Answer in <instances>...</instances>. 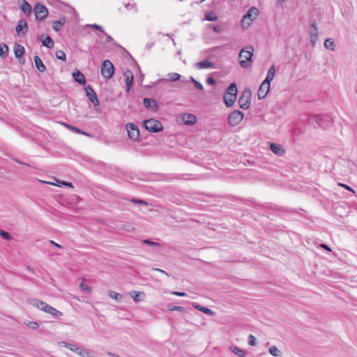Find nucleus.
Returning a JSON list of instances; mask_svg holds the SVG:
<instances>
[{"label":"nucleus","mask_w":357,"mask_h":357,"mask_svg":"<svg viewBox=\"0 0 357 357\" xmlns=\"http://www.w3.org/2000/svg\"><path fill=\"white\" fill-rule=\"evenodd\" d=\"M253 54L254 47L252 45H247L241 50L239 53V58L242 59L239 63L243 68H248L251 66Z\"/></svg>","instance_id":"f257e3e1"},{"label":"nucleus","mask_w":357,"mask_h":357,"mask_svg":"<svg viewBox=\"0 0 357 357\" xmlns=\"http://www.w3.org/2000/svg\"><path fill=\"white\" fill-rule=\"evenodd\" d=\"M315 122L321 128L326 129L332 125V118L327 114H313L309 118V122Z\"/></svg>","instance_id":"f03ea898"},{"label":"nucleus","mask_w":357,"mask_h":357,"mask_svg":"<svg viewBox=\"0 0 357 357\" xmlns=\"http://www.w3.org/2000/svg\"><path fill=\"white\" fill-rule=\"evenodd\" d=\"M142 126L146 130L151 132H159L163 130L161 122L154 119L144 120Z\"/></svg>","instance_id":"7ed1b4c3"},{"label":"nucleus","mask_w":357,"mask_h":357,"mask_svg":"<svg viewBox=\"0 0 357 357\" xmlns=\"http://www.w3.org/2000/svg\"><path fill=\"white\" fill-rule=\"evenodd\" d=\"M252 92L250 89H245L238 98V104L241 109H248L250 105Z\"/></svg>","instance_id":"20e7f679"},{"label":"nucleus","mask_w":357,"mask_h":357,"mask_svg":"<svg viewBox=\"0 0 357 357\" xmlns=\"http://www.w3.org/2000/svg\"><path fill=\"white\" fill-rule=\"evenodd\" d=\"M114 73V66L109 60H105L101 66V74L106 79H110Z\"/></svg>","instance_id":"39448f33"},{"label":"nucleus","mask_w":357,"mask_h":357,"mask_svg":"<svg viewBox=\"0 0 357 357\" xmlns=\"http://www.w3.org/2000/svg\"><path fill=\"white\" fill-rule=\"evenodd\" d=\"M244 114L239 110H234L230 113L228 117V123L232 126H236L243 120Z\"/></svg>","instance_id":"423d86ee"},{"label":"nucleus","mask_w":357,"mask_h":357,"mask_svg":"<svg viewBox=\"0 0 357 357\" xmlns=\"http://www.w3.org/2000/svg\"><path fill=\"white\" fill-rule=\"evenodd\" d=\"M126 128L128 132V136L130 139L136 141L139 139V130L137 125L132 123H128L126 125Z\"/></svg>","instance_id":"0eeeda50"},{"label":"nucleus","mask_w":357,"mask_h":357,"mask_svg":"<svg viewBox=\"0 0 357 357\" xmlns=\"http://www.w3.org/2000/svg\"><path fill=\"white\" fill-rule=\"evenodd\" d=\"M34 13L36 20H43L48 15V10L46 6L38 3L34 6Z\"/></svg>","instance_id":"6e6552de"},{"label":"nucleus","mask_w":357,"mask_h":357,"mask_svg":"<svg viewBox=\"0 0 357 357\" xmlns=\"http://www.w3.org/2000/svg\"><path fill=\"white\" fill-rule=\"evenodd\" d=\"M310 44L312 45V47H314L316 45L319 36L318 27L316 22H312L310 24Z\"/></svg>","instance_id":"1a4fd4ad"},{"label":"nucleus","mask_w":357,"mask_h":357,"mask_svg":"<svg viewBox=\"0 0 357 357\" xmlns=\"http://www.w3.org/2000/svg\"><path fill=\"white\" fill-rule=\"evenodd\" d=\"M85 91L86 96L88 97L89 100L91 102V103L94 105V107L98 106L100 105V102L93 88L90 85H88L85 88Z\"/></svg>","instance_id":"9d476101"},{"label":"nucleus","mask_w":357,"mask_h":357,"mask_svg":"<svg viewBox=\"0 0 357 357\" xmlns=\"http://www.w3.org/2000/svg\"><path fill=\"white\" fill-rule=\"evenodd\" d=\"M259 15V10L256 7H251L248 9L246 15H245L242 20V23H246L249 20L250 22L254 21Z\"/></svg>","instance_id":"9b49d317"},{"label":"nucleus","mask_w":357,"mask_h":357,"mask_svg":"<svg viewBox=\"0 0 357 357\" xmlns=\"http://www.w3.org/2000/svg\"><path fill=\"white\" fill-rule=\"evenodd\" d=\"M143 104L146 109H149L153 112L158 110L159 106L155 99L144 98L143 99Z\"/></svg>","instance_id":"f8f14e48"},{"label":"nucleus","mask_w":357,"mask_h":357,"mask_svg":"<svg viewBox=\"0 0 357 357\" xmlns=\"http://www.w3.org/2000/svg\"><path fill=\"white\" fill-rule=\"evenodd\" d=\"M15 31L19 36H24L28 32V24L24 19L19 20Z\"/></svg>","instance_id":"ddd939ff"},{"label":"nucleus","mask_w":357,"mask_h":357,"mask_svg":"<svg viewBox=\"0 0 357 357\" xmlns=\"http://www.w3.org/2000/svg\"><path fill=\"white\" fill-rule=\"evenodd\" d=\"M185 125L192 126L197 123V116L192 114L183 113L179 116Z\"/></svg>","instance_id":"4468645a"},{"label":"nucleus","mask_w":357,"mask_h":357,"mask_svg":"<svg viewBox=\"0 0 357 357\" xmlns=\"http://www.w3.org/2000/svg\"><path fill=\"white\" fill-rule=\"evenodd\" d=\"M14 54L16 58L18 59V61L20 63H24V59L22 57V56L24 54L25 50L24 47L20 45V44H15L14 48H13Z\"/></svg>","instance_id":"2eb2a0df"},{"label":"nucleus","mask_w":357,"mask_h":357,"mask_svg":"<svg viewBox=\"0 0 357 357\" xmlns=\"http://www.w3.org/2000/svg\"><path fill=\"white\" fill-rule=\"evenodd\" d=\"M271 151L278 156H283L285 154V149L283 146L276 143H270Z\"/></svg>","instance_id":"dca6fc26"},{"label":"nucleus","mask_w":357,"mask_h":357,"mask_svg":"<svg viewBox=\"0 0 357 357\" xmlns=\"http://www.w3.org/2000/svg\"><path fill=\"white\" fill-rule=\"evenodd\" d=\"M270 91V84H267L262 82L261 84L258 92L257 96L259 100L264 99Z\"/></svg>","instance_id":"f3484780"},{"label":"nucleus","mask_w":357,"mask_h":357,"mask_svg":"<svg viewBox=\"0 0 357 357\" xmlns=\"http://www.w3.org/2000/svg\"><path fill=\"white\" fill-rule=\"evenodd\" d=\"M27 302L29 304H30L43 311H45V307H47L48 305L46 303H45L38 298H28Z\"/></svg>","instance_id":"a211bd4d"},{"label":"nucleus","mask_w":357,"mask_h":357,"mask_svg":"<svg viewBox=\"0 0 357 357\" xmlns=\"http://www.w3.org/2000/svg\"><path fill=\"white\" fill-rule=\"evenodd\" d=\"M124 75L126 77V91L129 92V91L130 90V89L132 86V84H133V79H134L133 74L131 72V70H128L124 73Z\"/></svg>","instance_id":"6ab92c4d"},{"label":"nucleus","mask_w":357,"mask_h":357,"mask_svg":"<svg viewBox=\"0 0 357 357\" xmlns=\"http://www.w3.org/2000/svg\"><path fill=\"white\" fill-rule=\"evenodd\" d=\"M237 96L225 93L223 97L224 102L228 107H231L236 100Z\"/></svg>","instance_id":"aec40b11"},{"label":"nucleus","mask_w":357,"mask_h":357,"mask_svg":"<svg viewBox=\"0 0 357 357\" xmlns=\"http://www.w3.org/2000/svg\"><path fill=\"white\" fill-rule=\"evenodd\" d=\"M73 77L74 80L79 84H84L86 83L85 77L79 70L73 72Z\"/></svg>","instance_id":"412c9836"},{"label":"nucleus","mask_w":357,"mask_h":357,"mask_svg":"<svg viewBox=\"0 0 357 357\" xmlns=\"http://www.w3.org/2000/svg\"><path fill=\"white\" fill-rule=\"evenodd\" d=\"M45 312L48 313L50 314H52L54 317H60L63 315V313L53 307L52 306L47 305V307H45Z\"/></svg>","instance_id":"4be33fe9"},{"label":"nucleus","mask_w":357,"mask_h":357,"mask_svg":"<svg viewBox=\"0 0 357 357\" xmlns=\"http://www.w3.org/2000/svg\"><path fill=\"white\" fill-rule=\"evenodd\" d=\"M195 66L199 69H203L206 68H214L215 64L208 60H204L195 63Z\"/></svg>","instance_id":"5701e85b"},{"label":"nucleus","mask_w":357,"mask_h":357,"mask_svg":"<svg viewBox=\"0 0 357 357\" xmlns=\"http://www.w3.org/2000/svg\"><path fill=\"white\" fill-rule=\"evenodd\" d=\"M34 62H35L36 68L40 73H43L46 70L45 66L43 64L42 60L40 59V58L38 56L36 55L34 56Z\"/></svg>","instance_id":"b1692460"},{"label":"nucleus","mask_w":357,"mask_h":357,"mask_svg":"<svg viewBox=\"0 0 357 357\" xmlns=\"http://www.w3.org/2000/svg\"><path fill=\"white\" fill-rule=\"evenodd\" d=\"M192 306L195 309H197V310H199V311H201V312H204V313H205V314H206L208 315H213L215 314L214 312L212 311L211 310H210L209 308L204 307V306H202V305H199L198 303H193Z\"/></svg>","instance_id":"393cba45"},{"label":"nucleus","mask_w":357,"mask_h":357,"mask_svg":"<svg viewBox=\"0 0 357 357\" xmlns=\"http://www.w3.org/2000/svg\"><path fill=\"white\" fill-rule=\"evenodd\" d=\"M20 8L24 12V13L26 15H29L31 13L32 8L31 5L26 1L22 0V4L20 6Z\"/></svg>","instance_id":"a878e982"},{"label":"nucleus","mask_w":357,"mask_h":357,"mask_svg":"<svg viewBox=\"0 0 357 357\" xmlns=\"http://www.w3.org/2000/svg\"><path fill=\"white\" fill-rule=\"evenodd\" d=\"M229 349L235 354L239 356L240 357H245L246 356V352L238 348V347L235 345H231L229 347Z\"/></svg>","instance_id":"bb28decb"},{"label":"nucleus","mask_w":357,"mask_h":357,"mask_svg":"<svg viewBox=\"0 0 357 357\" xmlns=\"http://www.w3.org/2000/svg\"><path fill=\"white\" fill-rule=\"evenodd\" d=\"M66 23V19L64 17L60 18L59 20L54 21L52 24V28L54 31H59L62 26Z\"/></svg>","instance_id":"cd10ccee"},{"label":"nucleus","mask_w":357,"mask_h":357,"mask_svg":"<svg viewBox=\"0 0 357 357\" xmlns=\"http://www.w3.org/2000/svg\"><path fill=\"white\" fill-rule=\"evenodd\" d=\"M130 296L133 300L137 303L142 300V297L144 296V294L142 291H132L130 292Z\"/></svg>","instance_id":"c85d7f7f"},{"label":"nucleus","mask_w":357,"mask_h":357,"mask_svg":"<svg viewBox=\"0 0 357 357\" xmlns=\"http://www.w3.org/2000/svg\"><path fill=\"white\" fill-rule=\"evenodd\" d=\"M61 344H63L65 347L75 352L76 354H78L79 350L80 349V347H79L77 344H75L68 343L65 342H62Z\"/></svg>","instance_id":"c756f323"},{"label":"nucleus","mask_w":357,"mask_h":357,"mask_svg":"<svg viewBox=\"0 0 357 357\" xmlns=\"http://www.w3.org/2000/svg\"><path fill=\"white\" fill-rule=\"evenodd\" d=\"M324 47L327 50H331V51H334L335 50V45L334 43V41L332 38H328L325 40L324 42Z\"/></svg>","instance_id":"7c9ffc66"},{"label":"nucleus","mask_w":357,"mask_h":357,"mask_svg":"<svg viewBox=\"0 0 357 357\" xmlns=\"http://www.w3.org/2000/svg\"><path fill=\"white\" fill-rule=\"evenodd\" d=\"M237 86L236 83H231L229 86V87L227 89L226 93H228L229 95H236L237 96Z\"/></svg>","instance_id":"2f4dec72"},{"label":"nucleus","mask_w":357,"mask_h":357,"mask_svg":"<svg viewBox=\"0 0 357 357\" xmlns=\"http://www.w3.org/2000/svg\"><path fill=\"white\" fill-rule=\"evenodd\" d=\"M8 54V47L5 44L2 43L0 45V56L2 58H6Z\"/></svg>","instance_id":"473e14b6"},{"label":"nucleus","mask_w":357,"mask_h":357,"mask_svg":"<svg viewBox=\"0 0 357 357\" xmlns=\"http://www.w3.org/2000/svg\"><path fill=\"white\" fill-rule=\"evenodd\" d=\"M63 125H64L66 128H69L70 130H72V131H73V132H76V133H78V134H82V135H87V136L89 135L86 132H85L84 131L81 130H80L79 128H76V127H75V126H70V125L67 124V123H63Z\"/></svg>","instance_id":"72a5a7b5"},{"label":"nucleus","mask_w":357,"mask_h":357,"mask_svg":"<svg viewBox=\"0 0 357 357\" xmlns=\"http://www.w3.org/2000/svg\"><path fill=\"white\" fill-rule=\"evenodd\" d=\"M43 45L47 48H52L54 46L53 40L47 36L45 40H42Z\"/></svg>","instance_id":"f704fd0d"},{"label":"nucleus","mask_w":357,"mask_h":357,"mask_svg":"<svg viewBox=\"0 0 357 357\" xmlns=\"http://www.w3.org/2000/svg\"><path fill=\"white\" fill-rule=\"evenodd\" d=\"M268 351L273 356L278 357L281 355V351L275 346H271Z\"/></svg>","instance_id":"c9c22d12"},{"label":"nucleus","mask_w":357,"mask_h":357,"mask_svg":"<svg viewBox=\"0 0 357 357\" xmlns=\"http://www.w3.org/2000/svg\"><path fill=\"white\" fill-rule=\"evenodd\" d=\"M205 20L211 22L216 21L218 16L213 12H210L206 14Z\"/></svg>","instance_id":"e433bc0d"},{"label":"nucleus","mask_w":357,"mask_h":357,"mask_svg":"<svg viewBox=\"0 0 357 357\" xmlns=\"http://www.w3.org/2000/svg\"><path fill=\"white\" fill-rule=\"evenodd\" d=\"M55 56L57 59L65 61L66 60V56L63 51L57 50L55 53Z\"/></svg>","instance_id":"4c0bfd02"},{"label":"nucleus","mask_w":357,"mask_h":357,"mask_svg":"<svg viewBox=\"0 0 357 357\" xmlns=\"http://www.w3.org/2000/svg\"><path fill=\"white\" fill-rule=\"evenodd\" d=\"M208 27L217 33H220L222 31V26L221 25H214L210 24L208 25Z\"/></svg>","instance_id":"58836bf2"},{"label":"nucleus","mask_w":357,"mask_h":357,"mask_svg":"<svg viewBox=\"0 0 357 357\" xmlns=\"http://www.w3.org/2000/svg\"><path fill=\"white\" fill-rule=\"evenodd\" d=\"M167 309L169 311L176 310V311H178V312H181L184 311V307H182V306H176V305H174L172 304H169L167 305Z\"/></svg>","instance_id":"ea45409f"},{"label":"nucleus","mask_w":357,"mask_h":357,"mask_svg":"<svg viewBox=\"0 0 357 357\" xmlns=\"http://www.w3.org/2000/svg\"><path fill=\"white\" fill-rule=\"evenodd\" d=\"M109 296L113 299H115L116 301H119L123 298V296L121 294L116 293L114 291H109Z\"/></svg>","instance_id":"a19ab883"},{"label":"nucleus","mask_w":357,"mask_h":357,"mask_svg":"<svg viewBox=\"0 0 357 357\" xmlns=\"http://www.w3.org/2000/svg\"><path fill=\"white\" fill-rule=\"evenodd\" d=\"M0 236L5 240L11 241L13 239V236L6 231L0 230Z\"/></svg>","instance_id":"79ce46f5"},{"label":"nucleus","mask_w":357,"mask_h":357,"mask_svg":"<svg viewBox=\"0 0 357 357\" xmlns=\"http://www.w3.org/2000/svg\"><path fill=\"white\" fill-rule=\"evenodd\" d=\"M143 243H145L146 245H149V246H155V247H158V248H161L162 247V245L158 242H154V241H152L149 239H145L143 241Z\"/></svg>","instance_id":"37998d69"},{"label":"nucleus","mask_w":357,"mask_h":357,"mask_svg":"<svg viewBox=\"0 0 357 357\" xmlns=\"http://www.w3.org/2000/svg\"><path fill=\"white\" fill-rule=\"evenodd\" d=\"M77 354L82 357H91L89 351L84 348H80Z\"/></svg>","instance_id":"c03bdc74"},{"label":"nucleus","mask_w":357,"mask_h":357,"mask_svg":"<svg viewBox=\"0 0 357 357\" xmlns=\"http://www.w3.org/2000/svg\"><path fill=\"white\" fill-rule=\"evenodd\" d=\"M168 77L172 82L178 81L181 78V75L176 73H169Z\"/></svg>","instance_id":"a18cd8bd"},{"label":"nucleus","mask_w":357,"mask_h":357,"mask_svg":"<svg viewBox=\"0 0 357 357\" xmlns=\"http://www.w3.org/2000/svg\"><path fill=\"white\" fill-rule=\"evenodd\" d=\"M130 202L132 203L142 205V206H148V203L143 199L132 198L130 199Z\"/></svg>","instance_id":"49530a36"},{"label":"nucleus","mask_w":357,"mask_h":357,"mask_svg":"<svg viewBox=\"0 0 357 357\" xmlns=\"http://www.w3.org/2000/svg\"><path fill=\"white\" fill-rule=\"evenodd\" d=\"M86 27H91V28H93V29H95L96 30H98L100 31V32H102V33H105V31L103 30V28L100 26V25H98L96 24H86Z\"/></svg>","instance_id":"de8ad7c7"},{"label":"nucleus","mask_w":357,"mask_h":357,"mask_svg":"<svg viewBox=\"0 0 357 357\" xmlns=\"http://www.w3.org/2000/svg\"><path fill=\"white\" fill-rule=\"evenodd\" d=\"M248 344L251 346H255L257 344V339L254 335H250L248 336Z\"/></svg>","instance_id":"09e8293b"},{"label":"nucleus","mask_w":357,"mask_h":357,"mask_svg":"<svg viewBox=\"0 0 357 357\" xmlns=\"http://www.w3.org/2000/svg\"><path fill=\"white\" fill-rule=\"evenodd\" d=\"M274 77L275 76H273L272 74H269V73H267L266 77L263 81V82H264V83H266L267 84H270L271 85V82L274 79Z\"/></svg>","instance_id":"8fccbe9b"},{"label":"nucleus","mask_w":357,"mask_h":357,"mask_svg":"<svg viewBox=\"0 0 357 357\" xmlns=\"http://www.w3.org/2000/svg\"><path fill=\"white\" fill-rule=\"evenodd\" d=\"M125 7L127 10H134L135 12L137 11L135 3H128L125 5Z\"/></svg>","instance_id":"3c124183"},{"label":"nucleus","mask_w":357,"mask_h":357,"mask_svg":"<svg viewBox=\"0 0 357 357\" xmlns=\"http://www.w3.org/2000/svg\"><path fill=\"white\" fill-rule=\"evenodd\" d=\"M27 326L32 329H37L39 327V324L36 321H30Z\"/></svg>","instance_id":"603ef678"},{"label":"nucleus","mask_w":357,"mask_h":357,"mask_svg":"<svg viewBox=\"0 0 357 357\" xmlns=\"http://www.w3.org/2000/svg\"><path fill=\"white\" fill-rule=\"evenodd\" d=\"M80 288L84 291H91V287H89L87 284H85L84 282L80 284Z\"/></svg>","instance_id":"864d4df0"},{"label":"nucleus","mask_w":357,"mask_h":357,"mask_svg":"<svg viewBox=\"0 0 357 357\" xmlns=\"http://www.w3.org/2000/svg\"><path fill=\"white\" fill-rule=\"evenodd\" d=\"M104 34L106 36V43H113L114 45H116V42L114 40L112 36L107 35L106 33Z\"/></svg>","instance_id":"5fc2aeb1"},{"label":"nucleus","mask_w":357,"mask_h":357,"mask_svg":"<svg viewBox=\"0 0 357 357\" xmlns=\"http://www.w3.org/2000/svg\"><path fill=\"white\" fill-rule=\"evenodd\" d=\"M172 294L176 295V296H187L185 292L176 291H172Z\"/></svg>","instance_id":"6e6d98bb"},{"label":"nucleus","mask_w":357,"mask_h":357,"mask_svg":"<svg viewBox=\"0 0 357 357\" xmlns=\"http://www.w3.org/2000/svg\"><path fill=\"white\" fill-rule=\"evenodd\" d=\"M194 85H195V86L197 89H199V90H200V91H203V90H204V86H203V85H202L200 82H199L198 81L195 82V84H194Z\"/></svg>","instance_id":"4d7b16f0"},{"label":"nucleus","mask_w":357,"mask_h":357,"mask_svg":"<svg viewBox=\"0 0 357 357\" xmlns=\"http://www.w3.org/2000/svg\"><path fill=\"white\" fill-rule=\"evenodd\" d=\"M268 73H269V74H272V75H273V76H275V66H274V65H272V66L269 68V69H268Z\"/></svg>","instance_id":"13d9d810"},{"label":"nucleus","mask_w":357,"mask_h":357,"mask_svg":"<svg viewBox=\"0 0 357 357\" xmlns=\"http://www.w3.org/2000/svg\"><path fill=\"white\" fill-rule=\"evenodd\" d=\"M206 82L207 84H211V85H215V83H216V81L215 79H213V77H208L207 79H206Z\"/></svg>","instance_id":"bf43d9fd"},{"label":"nucleus","mask_w":357,"mask_h":357,"mask_svg":"<svg viewBox=\"0 0 357 357\" xmlns=\"http://www.w3.org/2000/svg\"><path fill=\"white\" fill-rule=\"evenodd\" d=\"M320 247L324 248V249H325V250H326L328 252H331L332 251L331 248L328 245H327L326 244L322 243V244L320 245Z\"/></svg>","instance_id":"052dcab7"},{"label":"nucleus","mask_w":357,"mask_h":357,"mask_svg":"<svg viewBox=\"0 0 357 357\" xmlns=\"http://www.w3.org/2000/svg\"><path fill=\"white\" fill-rule=\"evenodd\" d=\"M61 184H62L63 185L69 187V188H73V184L71 183H70V182L61 181Z\"/></svg>","instance_id":"680f3d73"},{"label":"nucleus","mask_w":357,"mask_h":357,"mask_svg":"<svg viewBox=\"0 0 357 357\" xmlns=\"http://www.w3.org/2000/svg\"><path fill=\"white\" fill-rule=\"evenodd\" d=\"M50 244H52V245H54V246H56V248H63L61 245H59V244H58V243H55V242H54V241H52V240H50Z\"/></svg>","instance_id":"e2e57ef3"},{"label":"nucleus","mask_w":357,"mask_h":357,"mask_svg":"<svg viewBox=\"0 0 357 357\" xmlns=\"http://www.w3.org/2000/svg\"><path fill=\"white\" fill-rule=\"evenodd\" d=\"M341 186H343L345 188L352 191L354 193H355V191L353 190L350 187H349L348 185H345V184H340Z\"/></svg>","instance_id":"0e129e2a"},{"label":"nucleus","mask_w":357,"mask_h":357,"mask_svg":"<svg viewBox=\"0 0 357 357\" xmlns=\"http://www.w3.org/2000/svg\"><path fill=\"white\" fill-rule=\"evenodd\" d=\"M155 271H159V272H161V273H162L163 274H165V275H169V274H168L166 271H163V270H162V269H160V268H155Z\"/></svg>","instance_id":"69168bd1"},{"label":"nucleus","mask_w":357,"mask_h":357,"mask_svg":"<svg viewBox=\"0 0 357 357\" xmlns=\"http://www.w3.org/2000/svg\"><path fill=\"white\" fill-rule=\"evenodd\" d=\"M285 1H286V0H278L277 3H278V5H281V6H282V3H283L284 2H285Z\"/></svg>","instance_id":"338daca9"},{"label":"nucleus","mask_w":357,"mask_h":357,"mask_svg":"<svg viewBox=\"0 0 357 357\" xmlns=\"http://www.w3.org/2000/svg\"><path fill=\"white\" fill-rule=\"evenodd\" d=\"M15 161H16L17 163H19V164H22V165H27V166L29 165L28 164L24 163V162H21V161H20V160H15Z\"/></svg>","instance_id":"774afa93"}]
</instances>
